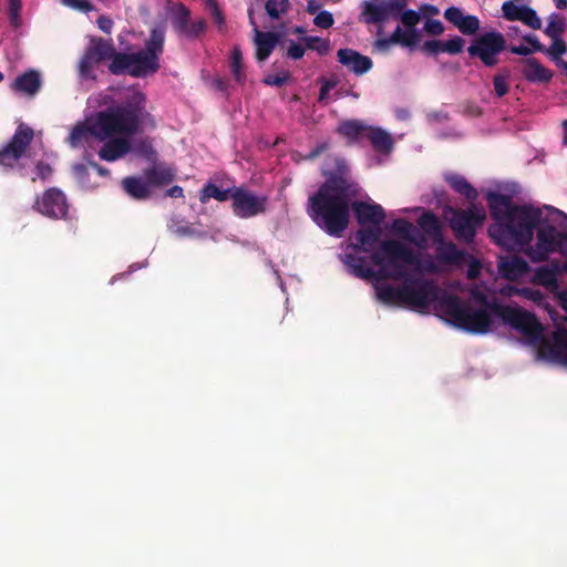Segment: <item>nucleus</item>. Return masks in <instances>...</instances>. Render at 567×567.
Listing matches in <instances>:
<instances>
[{
    "instance_id": "obj_1",
    "label": "nucleus",
    "mask_w": 567,
    "mask_h": 567,
    "mask_svg": "<svg viewBox=\"0 0 567 567\" xmlns=\"http://www.w3.org/2000/svg\"><path fill=\"white\" fill-rule=\"evenodd\" d=\"M326 181L310 195L307 214L311 220L329 236L340 238L350 224L352 209L357 221L364 226H380L385 212L379 204L351 200L359 195V184L349 176V167L343 158H336V169L324 172Z\"/></svg>"
},
{
    "instance_id": "obj_2",
    "label": "nucleus",
    "mask_w": 567,
    "mask_h": 567,
    "mask_svg": "<svg viewBox=\"0 0 567 567\" xmlns=\"http://www.w3.org/2000/svg\"><path fill=\"white\" fill-rule=\"evenodd\" d=\"M373 265L380 268V277L384 279L403 280L404 307L420 311L426 310L432 303L440 311V300L445 293L430 279L412 277L408 266H420V256L409 246L399 240L385 239L380 249L370 256Z\"/></svg>"
},
{
    "instance_id": "obj_3",
    "label": "nucleus",
    "mask_w": 567,
    "mask_h": 567,
    "mask_svg": "<svg viewBox=\"0 0 567 567\" xmlns=\"http://www.w3.org/2000/svg\"><path fill=\"white\" fill-rule=\"evenodd\" d=\"M166 27L156 23L150 30L145 45L137 52H116L111 58L109 71L114 75L128 74L143 79L157 73L161 69V56L164 53Z\"/></svg>"
},
{
    "instance_id": "obj_4",
    "label": "nucleus",
    "mask_w": 567,
    "mask_h": 567,
    "mask_svg": "<svg viewBox=\"0 0 567 567\" xmlns=\"http://www.w3.org/2000/svg\"><path fill=\"white\" fill-rule=\"evenodd\" d=\"M93 137L104 141L113 136L128 137L156 126L154 117L144 109H106L92 117Z\"/></svg>"
},
{
    "instance_id": "obj_5",
    "label": "nucleus",
    "mask_w": 567,
    "mask_h": 567,
    "mask_svg": "<svg viewBox=\"0 0 567 567\" xmlns=\"http://www.w3.org/2000/svg\"><path fill=\"white\" fill-rule=\"evenodd\" d=\"M440 311L454 327L474 334H484L491 330L492 312L486 309H475L456 295L444 293L440 300Z\"/></svg>"
},
{
    "instance_id": "obj_6",
    "label": "nucleus",
    "mask_w": 567,
    "mask_h": 567,
    "mask_svg": "<svg viewBox=\"0 0 567 567\" xmlns=\"http://www.w3.org/2000/svg\"><path fill=\"white\" fill-rule=\"evenodd\" d=\"M492 313L504 323L520 332L529 341L543 339V327L534 313L518 307L502 303L493 305Z\"/></svg>"
},
{
    "instance_id": "obj_7",
    "label": "nucleus",
    "mask_w": 567,
    "mask_h": 567,
    "mask_svg": "<svg viewBox=\"0 0 567 567\" xmlns=\"http://www.w3.org/2000/svg\"><path fill=\"white\" fill-rule=\"evenodd\" d=\"M450 227L455 237L466 244H471L477 228L481 227L486 218L485 210L482 206L470 205L466 209L451 208Z\"/></svg>"
},
{
    "instance_id": "obj_8",
    "label": "nucleus",
    "mask_w": 567,
    "mask_h": 567,
    "mask_svg": "<svg viewBox=\"0 0 567 567\" xmlns=\"http://www.w3.org/2000/svg\"><path fill=\"white\" fill-rule=\"evenodd\" d=\"M506 49V39L498 31H487L476 37L467 48L472 58H478L487 68L498 63L497 55Z\"/></svg>"
},
{
    "instance_id": "obj_9",
    "label": "nucleus",
    "mask_w": 567,
    "mask_h": 567,
    "mask_svg": "<svg viewBox=\"0 0 567 567\" xmlns=\"http://www.w3.org/2000/svg\"><path fill=\"white\" fill-rule=\"evenodd\" d=\"M114 42L112 39L92 37L84 54L79 61V75L85 80H94V65L104 61H111L114 55Z\"/></svg>"
},
{
    "instance_id": "obj_10",
    "label": "nucleus",
    "mask_w": 567,
    "mask_h": 567,
    "mask_svg": "<svg viewBox=\"0 0 567 567\" xmlns=\"http://www.w3.org/2000/svg\"><path fill=\"white\" fill-rule=\"evenodd\" d=\"M359 21L365 24H382L389 19H400L406 2L400 0H364L360 4Z\"/></svg>"
},
{
    "instance_id": "obj_11",
    "label": "nucleus",
    "mask_w": 567,
    "mask_h": 567,
    "mask_svg": "<svg viewBox=\"0 0 567 567\" xmlns=\"http://www.w3.org/2000/svg\"><path fill=\"white\" fill-rule=\"evenodd\" d=\"M230 199L234 215L241 219L256 217L267 210L268 197L258 196L245 187H234Z\"/></svg>"
},
{
    "instance_id": "obj_12",
    "label": "nucleus",
    "mask_w": 567,
    "mask_h": 567,
    "mask_svg": "<svg viewBox=\"0 0 567 567\" xmlns=\"http://www.w3.org/2000/svg\"><path fill=\"white\" fill-rule=\"evenodd\" d=\"M33 130L24 124H20L16 130L11 141L0 150V165L13 168L18 161L24 155L28 146L33 140Z\"/></svg>"
},
{
    "instance_id": "obj_13",
    "label": "nucleus",
    "mask_w": 567,
    "mask_h": 567,
    "mask_svg": "<svg viewBox=\"0 0 567 567\" xmlns=\"http://www.w3.org/2000/svg\"><path fill=\"white\" fill-rule=\"evenodd\" d=\"M33 208L48 218L61 219L66 217L69 204L59 188L51 187L37 198Z\"/></svg>"
},
{
    "instance_id": "obj_14",
    "label": "nucleus",
    "mask_w": 567,
    "mask_h": 567,
    "mask_svg": "<svg viewBox=\"0 0 567 567\" xmlns=\"http://www.w3.org/2000/svg\"><path fill=\"white\" fill-rule=\"evenodd\" d=\"M399 20L404 27V29L400 25L395 28V37L400 38L401 47L410 49L417 47L422 39V33L416 28L421 21L420 13L413 9H404Z\"/></svg>"
},
{
    "instance_id": "obj_15",
    "label": "nucleus",
    "mask_w": 567,
    "mask_h": 567,
    "mask_svg": "<svg viewBox=\"0 0 567 567\" xmlns=\"http://www.w3.org/2000/svg\"><path fill=\"white\" fill-rule=\"evenodd\" d=\"M537 353L540 358L567 367V329L555 331L551 341L543 340Z\"/></svg>"
},
{
    "instance_id": "obj_16",
    "label": "nucleus",
    "mask_w": 567,
    "mask_h": 567,
    "mask_svg": "<svg viewBox=\"0 0 567 567\" xmlns=\"http://www.w3.org/2000/svg\"><path fill=\"white\" fill-rule=\"evenodd\" d=\"M503 16L508 21H520L534 30L542 29V21L536 11L528 6H517L506 1L502 6Z\"/></svg>"
},
{
    "instance_id": "obj_17",
    "label": "nucleus",
    "mask_w": 567,
    "mask_h": 567,
    "mask_svg": "<svg viewBox=\"0 0 567 567\" xmlns=\"http://www.w3.org/2000/svg\"><path fill=\"white\" fill-rule=\"evenodd\" d=\"M444 18L464 35H474L480 30V19L473 14H464L457 7H449Z\"/></svg>"
},
{
    "instance_id": "obj_18",
    "label": "nucleus",
    "mask_w": 567,
    "mask_h": 567,
    "mask_svg": "<svg viewBox=\"0 0 567 567\" xmlns=\"http://www.w3.org/2000/svg\"><path fill=\"white\" fill-rule=\"evenodd\" d=\"M338 61L355 75H362L372 69V60L352 49H339Z\"/></svg>"
},
{
    "instance_id": "obj_19",
    "label": "nucleus",
    "mask_w": 567,
    "mask_h": 567,
    "mask_svg": "<svg viewBox=\"0 0 567 567\" xmlns=\"http://www.w3.org/2000/svg\"><path fill=\"white\" fill-rule=\"evenodd\" d=\"M42 84L40 72L31 69L14 79L11 90L17 94L33 97L40 92Z\"/></svg>"
},
{
    "instance_id": "obj_20",
    "label": "nucleus",
    "mask_w": 567,
    "mask_h": 567,
    "mask_svg": "<svg viewBox=\"0 0 567 567\" xmlns=\"http://www.w3.org/2000/svg\"><path fill=\"white\" fill-rule=\"evenodd\" d=\"M249 20L255 29L256 59L261 62L270 56L279 38L275 32H262L257 28L252 17V10H249Z\"/></svg>"
},
{
    "instance_id": "obj_21",
    "label": "nucleus",
    "mask_w": 567,
    "mask_h": 567,
    "mask_svg": "<svg viewBox=\"0 0 567 567\" xmlns=\"http://www.w3.org/2000/svg\"><path fill=\"white\" fill-rule=\"evenodd\" d=\"M528 270L527 261L517 255L502 257L498 262L499 275L511 281L522 278Z\"/></svg>"
},
{
    "instance_id": "obj_22",
    "label": "nucleus",
    "mask_w": 567,
    "mask_h": 567,
    "mask_svg": "<svg viewBox=\"0 0 567 567\" xmlns=\"http://www.w3.org/2000/svg\"><path fill=\"white\" fill-rule=\"evenodd\" d=\"M381 238V227L380 226H369L360 228L355 235V243L352 245V248L355 252H371L374 254V247L380 241ZM380 247L377 249V251Z\"/></svg>"
},
{
    "instance_id": "obj_23",
    "label": "nucleus",
    "mask_w": 567,
    "mask_h": 567,
    "mask_svg": "<svg viewBox=\"0 0 567 567\" xmlns=\"http://www.w3.org/2000/svg\"><path fill=\"white\" fill-rule=\"evenodd\" d=\"M369 127L364 121L346 120L339 123L336 132L343 136L348 144H355L365 140Z\"/></svg>"
},
{
    "instance_id": "obj_24",
    "label": "nucleus",
    "mask_w": 567,
    "mask_h": 567,
    "mask_svg": "<svg viewBox=\"0 0 567 567\" xmlns=\"http://www.w3.org/2000/svg\"><path fill=\"white\" fill-rule=\"evenodd\" d=\"M343 264L351 275L363 280L377 278V272L370 267L368 258L348 252L342 257Z\"/></svg>"
},
{
    "instance_id": "obj_25",
    "label": "nucleus",
    "mask_w": 567,
    "mask_h": 567,
    "mask_svg": "<svg viewBox=\"0 0 567 567\" xmlns=\"http://www.w3.org/2000/svg\"><path fill=\"white\" fill-rule=\"evenodd\" d=\"M377 299L385 306L404 307L403 284L400 287H393L389 284H379L374 286Z\"/></svg>"
},
{
    "instance_id": "obj_26",
    "label": "nucleus",
    "mask_w": 567,
    "mask_h": 567,
    "mask_svg": "<svg viewBox=\"0 0 567 567\" xmlns=\"http://www.w3.org/2000/svg\"><path fill=\"white\" fill-rule=\"evenodd\" d=\"M123 189L136 200H145L151 197L152 188L143 176H128L122 179Z\"/></svg>"
},
{
    "instance_id": "obj_27",
    "label": "nucleus",
    "mask_w": 567,
    "mask_h": 567,
    "mask_svg": "<svg viewBox=\"0 0 567 567\" xmlns=\"http://www.w3.org/2000/svg\"><path fill=\"white\" fill-rule=\"evenodd\" d=\"M131 151V143L127 137H117L107 141L99 152L103 161L113 162Z\"/></svg>"
},
{
    "instance_id": "obj_28",
    "label": "nucleus",
    "mask_w": 567,
    "mask_h": 567,
    "mask_svg": "<svg viewBox=\"0 0 567 567\" xmlns=\"http://www.w3.org/2000/svg\"><path fill=\"white\" fill-rule=\"evenodd\" d=\"M419 227L434 243L443 241V226L439 217L431 210H425L417 219Z\"/></svg>"
},
{
    "instance_id": "obj_29",
    "label": "nucleus",
    "mask_w": 567,
    "mask_h": 567,
    "mask_svg": "<svg viewBox=\"0 0 567 567\" xmlns=\"http://www.w3.org/2000/svg\"><path fill=\"white\" fill-rule=\"evenodd\" d=\"M522 74L527 81L539 83L549 82L553 78V73L535 58L523 61Z\"/></svg>"
},
{
    "instance_id": "obj_30",
    "label": "nucleus",
    "mask_w": 567,
    "mask_h": 567,
    "mask_svg": "<svg viewBox=\"0 0 567 567\" xmlns=\"http://www.w3.org/2000/svg\"><path fill=\"white\" fill-rule=\"evenodd\" d=\"M151 188L161 187L171 184L175 178V172L173 168L164 164H155L143 172Z\"/></svg>"
},
{
    "instance_id": "obj_31",
    "label": "nucleus",
    "mask_w": 567,
    "mask_h": 567,
    "mask_svg": "<svg viewBox=\"0 0 567 567\" xmlns=\"http://www.w3.org/2000/svg\"><path fill=\"white\" fill-rule=\"evenodd\" d=\"M365 140L378 153L389 154L393 150L394 142L391 134L380 127L370 125Z\"/></svg>"
},
{
    "instance_id": "obj_32",
    "label": "nucleus",
    "mask_w": 567,
    "mask_h": 567,
    "mask_svg": "<svg viewBox=\"0 0 567 567\" xmlns=\"http://www.w3.org/2000/svg\"><path fill=\"white\" fill-rule=\"evenodd\" d=\"M445 181L455 193L466 199L474 200L477 198V190L462 175L450 174L445 176Z\"/></svg>"
},
{
    "instance_id": "obj_33",
    "label": "nucleus",
    "mask_w": 567,
    "mask_h": 567,
    "mask_svg": "<svg viewBox=\"0 0 567 567\" xmlns=\"http://www.w3.org/2000/svg\"><path fill=\"white\" fill-rule=\"evenodd\" d=\"M439 244L437 252L441 261L452 265H461L464 261L466 252L460 250L455 244L444 243V240Z\"/></svg>"
},
{
    "instance_id": "obj_34",
    "label": "nucleus",
    "mask_w": 567,
    "mask_h": 567,
    "mask_svg": "<svg viewBox=\"0 0 567 567\" xmlns=\"http://www.w3.org/2000/svg\"><path fill=\"white\" fill-rule=\"evenodd\" d=\"M118 106H142L146 102L145 94L137 86H128L118 91Z\"/></svg>"
},
{
    "instance_id": "obj_35",
    "label": "nucleus",
    "mask_w": 567,
    "mask_h": 567,
    "mask_svg": "<svg viewBox=\"0 0 567 567\" xmlns=\"http://www.w3.org/2000/svg\"><path fill=\"white\" fill-rule=\"evenodd\" d=\"M93 137V122L92 117L86 118L83 123L76 124L69 136L71 146H79L87 137Z\"/></svg>"
},
{
    "instance_id": "obj_36",
    "label": "nucleus",
    "mask_w": 567,
    "mask_h": 567,
    "mask_svg": "<svg viewBox=\"0 0 567 567\" xmlns=\"http://www.w3.org/2000/svg\"><path fill=\"white\" fill-rule=\"evenodd\" d=\"M534 282L554 290L558 287L557 272L547 266L539 267L535 271Z\"/></svg>"
},
{
    "instance_id": "obj_37",
    "label": "nucleus",
    "mask_w": 567,
    "mask_h": 567,
    "mask_svg": "<svg viewBox=\"0 0 567 567\" xmlns=\"http://www.w3.org/2000/svg\"><path fill=\"white\" fill-rule=\"evenodd\" d=\"M566 27L565 18L554 12L548 17V23L544 29V33L550 39L563 38Z\"/></svg>"
},
{
    "instance_id": "obj_38",
    "label": "nucleus",
    "mask_w": 567,
    "mask_h": 567,
    "mask_svg": "<svg viewBox=\"0 0 567 567\" xmlns=\"http://www.w3.org/2000/svg\"><path fill=\"white\" fill-rule=\"evenodd\" d=\"M231 192L233 188L220 189L217 185L209 183L202 190L200 202L206 203L210 198H215L218 202H226L230 199Z\"/></svg>"
},
{
    "instance_id": "obj_39",
    "label": "nucleus",
    "mask_w": 567,
    "mask_h": 567,
    "mask_svg": "<svg viewBox=\"0 0 567 567\" xmlns=\"http://www.w3.org/2000/svg\"><path fill=\"white\" fill-rule=\"evenodd\" d=\"M230 71L236 82L241 83L245 80L243 52L238 45L231 50Z\"/></svg>"
},
{
    "instance_id": "obj_40",
    "label": "nucleus",
    "mask_w": 567,
    "mask_h": 567,
    "mask_svg": "<svg viewBox=\"0 0 567 567\" xmlns=\"http://www.w3.org/2000/svg\"><path fill=\"white\" fill-rule=\"evenodd\" d=\"M190 18V11L182 3H179L174 12L172 24L175 31L181 34L187 27Z\"/></svg>"
},
{
    "instance_id": "obj_41",
    "label": "nucleus",
    "mask_w": 567,
    "mask_h": 567,
    "mask_svg": "<svg viewBox=\"0 0 567 567\" xmlns=\"http://www.w3.org/2000/svg\"><path fill=\"white\" fill-rule=\"evenodd\" d=\"M306 49L317 51L320 55H326L330 50V42L319 37L306 35L301 38Z\"/></svg>"
},
{
    "instance_id": "obj_42",
    "label": "nucleus",
    "mask_w": 567,
    "mask_h": 567,
    "mask_svg": "<svg viewBox=\"0 0 567 567\" xmlns=\"http://www.w3.org/2000/svg\"><path fill=\"white\" fill-rule=\"evenodd\" d=\"M289 8V0H268L265 4L267 14L274 20L279 19Z\"/></svg>"
},
{
    "instance_id": "obj_43",
    "label": "nucleus",
    "mask_w": 567,
    "mask_h": 567,
    "mask_svg": "<svg viewBox=\"0 0 567 567\" xmlns=\"http://www.w3.org/2000/svg\"><path fill=\"white\" fill-rule=\"evenodd\" d=\"M551 45L545 49L544 53L548 54L559 66L560 56L567 53V43L563 38L551 39Z\"/></svg>"
},
{
    "instance_id": "obj_44",
    "label": "nucleus",
    "mask_w": 567,
    "mask_h": 567,
    "mask_svg": "<svg viewBox=\"0 0 567 567\" xmlns=\"http://www.w3.org/2000/svg\"><path fill=\"white\" fill-rule=\"evenodd\" d=\"M392 229L401 237L408 240H413L411 233L413 231V225L403 218H396L392 223Z\"/></svg>"
},
{
    "instance_id": "obj_45",
    "label": "nucleus",
    "mask_w": 567,
    "mask_h": 567,
    "mask_svg": "<svg viewBox=\"0 0 567 567\" xmlns=\"http://www.w3.org/2000/svg\"><path fill=\"white\" fill-rule=\"evenodd\" d=\"M207 24L205 20L200 19L195 22H188L187 27L183 30L181 35H184L188 39H195L205 32Z\"/></svg>"
},
{
    "instance_id": "obj_46",
    "label": "nucleus",
    "mask_w": 567,
    "mask_h": 567,
    "mask_svg": "<svg viewBox=\"0 0 567 567\" xmlns=\"http://www.w3.org/2000/svg\"><path fill=\"white\" fill-rule=\"evenodd\" d=\"M9 1V8H8V16L10 24L13 28H19L21 25V18L20 12L22 8V0H8Z\"/></svg>"
},
{
    "instance_id": "obj_47",
    "label": "nucleus",
    "mask_w": 567,
    "mask_h": 567,
    "mask_svg": "<svg viewBox=\"0 0 567 567\" xmlns=\"http://www.w3.org/2000/svg\"><path fill=\"white\" fill-rule=\"evenodd\" d=\"M465 41L463 38L455 35L454 38L443 41L444 52L456 55L463 51Z\"/></svg>"
},
{
    "instance_id": "obj_48",
    "label": "nucleus",
    "mask_w": 567,
    "mask_h": 567,
    "mask_svg": "<svg viewBox=\"0 0 567 567\" xmlns=\"http://www.w3.org/2000/svg\"><path fill=\"white\" fill-rule=\"evenodd\" d=\"M205 2H206V6L209 9V12H210L213 19L218 24V28L220 30L224 29V27H225V17H224V13H223L221 9L219 8L217 1L216 0H205Z\"/></svg>"
},
{
    "instance_id": "obj_49",
    "label": "nucleus",
    "mask_w": 567,
    "mask_h": 567,
    "mask_svg": "<svg viewBox=\"0 0 567 567\" xmlns=\"http://www.w3.org/2000/svg\"><path fill=\"white\" fill-rule=\"evenodd\" d=\"M420 49L423 53L433 56L444 53L443 41L441 40H426Z\"/></svg>"
},
{
    "instance_id": "obj_50",
    "label": "nucleus",
    "mask_w": 567,
    "mask_h": 567,
    "mask_svg": "<svg viewBox=\"0 0 567 567\" xmlns=\"http://www.w3.org/2000/svg\"><path fill=\"white\" fill-rule=\"evenodd\" d=\"M445 28L440 20L427 19L423 24V31L432 37H439L443 34Z\"/></svg>"
},
{
    "instance_id": "obj_51",
    "label": "nucleus",
    "mask_w": 567,
    "mask_h": 567,
    "mask_svg": "<svg viewBox=\"0 0 567 567\" xmlns=\"http://www.w3.org/2000/svg\"><path fill=\"white\" fill-rule=\"evenodd\" d=\"M313 23L319 28L329 29L333 25L334 19L331 12L323 10L317 13Z\"/></svg>"
},
{
    "instance_id": "obj_52",
    "label": "nucleus",
    "mask_w": 567,
    "mask_h": 567,
    "mask_svg": "<svg viewBox=\"0 0 567 567\" xmlns=\"http://www.w3.org/2000/svg\"><path fill=\"white\" fill-rule=\"evenodd\" d=\"M65 7L80 10L83 12H91L94 10V6L89 0H60Z\"/></svg>"
},
{
    "instance_id": "obj_53",
    "label": "nucleus",
    "mask_w": 567,
    "mask_h": 567,
    "mask_svg": "<svg viewBox=\"0 0 567 567\" xmlns=\"http://www.w3.org/2000/svg\"><path fill=\"white\" fill-rule=\"evenodd\" d=\"M472 298L483 307L482 309H486L489 312H492L493 305L499 303L496 299L489 300L484 292L477 289L472 291Z\"/></svg>"
},
{
    "instance_id": "obj_54",
    "label": "nucleus",
    "mask_w": 567,
    "mask_h": 567,
    "mask_svg": "<svg viewBox=\"0 0 567 567\" xmlns=\"http://www.w3.org/2000/svg\"><path fill=\"white\" fill-rule=\"evenodd\" d=\"M493 85H494L495 93L499 97L505 95L508 91L506 76H504V75H501V74L495 75L493 79Z\"/></svg>"
},
{
    "instance_id": "obj_55",
    "label": "nucleus",
    "mask_w": 567,
    "mask_h": 567,
    "mask_svg": "<svg viewBox=\"0 0 567 567\" xmlns=\"http://www.w3.org/2000/svg\"><path fill=\"white\" fill-rule=\"evenodd\" d=\"M306 47L295 42L290 41V44L287 49V56L292 60H299L305 55Z\"/></svg>"
},
{
    "instance_id": "obj_56",
    "label": "nucleus",
    "mask_w": 567,
    "mask_h": 567,
    "mask_svg": "<svg viewBox=\"0 0 567 567\" xmlns=\"http://www.w3.org/2000/svg\"><path fill=\"white\" fill-rule=\"evenodd\" d=\"M289 79V74H269L264 79V82L268 85L280 87L282 86Z\"/></svg>"
},
{
    "instance_id": "obj_57",
    "label": "nucleus",
    "mask_w": 567,
    "mask_h": 567,
    "mask_svg": "<svg viewBox=\"0 0 567 567\" xmlns=\"http://www.w3.org/2000/svg\"><path fill=\"white\" fill-rule=\"evenodd\" d=\"M395 37V30L389 38L378 39L375 44L380 50H388L391 45L399 44L401 45V41Z\"/></svg>"
},
{
    "instance_id": "obj_58",
    "label": "nucleus",
    "mask_w": 567,
    "mask_h": 567,
    "mask_svg": "<svg viewBox=\"0 0 567 567\" xmlns=\"http://www.w3.org/2000/svg\"><path fill=\"white\" fill-rule=\"evenodd\" d=\"M329 148H330L329 141L320 142L310 151L307 158L313 159V158L320 156L321 154H323L324 152H327Z\"/></svg>"
},
{
    "instance_id": "obj_59",
    "label": "nucleus",
    "mask_w": 567,
    "mask_h": 567,
    "mask_svg": "<svg viewBox=\"0 0 567 567\" xmlns=\"http://www.w3.org/2000/svg\"><path fill=\"white\" fill-rule=\"evenodd\" d=\"M481 269H482V265H481L480 260L472 258V260L468 265V268H467V272H466L467 278L476 279L481 274Z\"/></svg>"
},
{
    "instance_id": "obj_60",
    "label": "nucleus",
    "mask_w": 567,
    "mask_h": 567,
    "mask_svg": "<svg viewBox=\"0 0 567 567\" xmlns=\"http://www.w3.org/2000/svg\"><path fill=\"white\" fill-rule=\"evenodd\" d=\"M35 169H37V174L38 176L42 179V181H45L47 178H49L52 174V167L50 166V164L48 163H44V162H39L35 166Z\"/></svg>"
},
{
    "instance_id": "obj_61",
    "label": "nucleus",
    "mask_w": 567,
    "mask_h": 567,
    "mask_svg": "<svg viewBox=\"0 0 567 567\" xmlns=\"http://www.w3.org/2000/svg\"><path fill=\"white\" fill-rule=\"evenodd\" d=\"M524 41L527 42L533 50V52H545V47L542 44L536 35H525Z\"/></svg>"
},
{
    "instance_id": "obj_62",
    "label": "nucleus",
    "mask_w": 567,
    "mask_h": 567,
    "mask_svg": "<svg viewBox=\"0 0 567 567\" xmlns=\"http://www.w3.org/2000/svg\"><path fill=\"white\" fill-rule=\"evenodd\" d=\"M97 27L103 32L110 34L113 28V20L109 18L107 16H100L96 20Z\"/></svg>"
},
{
    "instance_id": "obj_63",
    "label": "nucleus",
    "mask_w": 567,
    "mask_h": 567,
    "mask_svg": "<svg viewBox=\"0 0 567 567\" xmlns=\"http://www.w3.org/2000/svg\"><path fill=\"white\" fill-rule=\"evenodd\" d=\"M417 12L420 16H437L440 13L437 7L429 3L421 4Z\"/></svg>"
},
{
    "instance_id": "obj_64",
    "label": "nucleus",
    "mask_w": 567,
    "mask_h": 567,
    "mask_svg": "<svg viewBox=\"0 0 567 567\" xmlns=\"http://www.w3.org/2000/svg\"><path fill=\"white\" fill-rule=\"evenodd\" d=\"M522 293L523 296L533 301H539L543 299V293L539 290H535L533 288H524L522 290Z\"/></svg>"
}]
</instances>
